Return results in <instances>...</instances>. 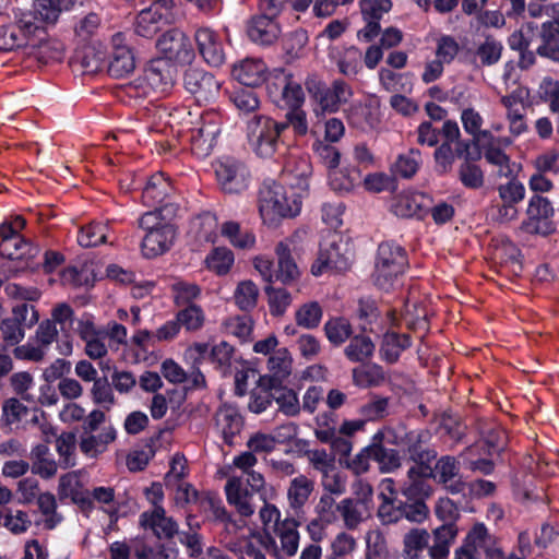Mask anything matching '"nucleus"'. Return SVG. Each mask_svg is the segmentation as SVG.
Instances as JSON below:
<instances>
[{
    "label": "nucleus",
    "mask_w": 559,
    "mask_h": 559,
    "mask_svg": "<svg viewBox=\"0 0 559 559\" xmlns=\"http://www.w3.org/2000/svg\"><path fill=\"white\" fill-rule=\"evenodd\" d=\"M297 527V521L287 518L273 527L274 536L269 528L252 532L239 543L241 559H266L264 551L276 559L294 556L299 543Z\"/></svg>",
    "instance_id": "f257e3e1"
},
{
    "label": "nucleus",
    "mask_w": 559,
    "mask_h": 559,
    "mask_svg": "<svg viewBox=\"0 0 559 559\" xmlns=\"http://www.w3.org/2000/svg\"><path fill=\"white\" fill-rule=\"evenodd\" d=\"M287 185L264 183L260 191V214L264 223L273 224L281 218L294 217L301 210L302 195Z\"/></svg>",
    "instance_id": "f03ea898"
},
{
    "label": "nucleus",
    "mask_w": 559,
    "mask_h": 559,
    "mask_svg": "<svg viewBox=\"0 0 559 559\" xmlns=\"http://www.w3.org/2000/svg\"><path fill=\"white\" fill-rule=\"evenodd\" d=\"M307 90L312 102V111L318 118L337 112L354 96L353 87L342 79H335L331 85L311 79L307 82Z\"/></svg>",
    "instance_id": "7ed1b4c3"
},
{
    "label": "nucleus",
    "mask_w": 559,
    "mask_h": 559,
    "mask_svg": "<svg viewBox=\"0 0 559 559\" xmlns=\"http://www.w3.org/2000/svg\"><path fill=\"white\" fill-rule=\"evenodd\" d=\"M406 265V253L401 246L393 242H382L378 248L372 274L373 283L383 290L393 288L404 273Z\"/></svg>",
    "instance_id": "20e7f679"
},
{
    "label": "nucleus",
    "mask_w": 559,
    "mask_h": 559,
    "mask_svg": "<svg viewBox=\"0 0 559 559\" xmlns=\"http://www.w3.org/2000/svg\"><path fill=\"white\" fill-rule=\"evenodd\" d=\"M350 243L338 235L328 236L321 243L317 260L311 265V273L320 276L329 270L346 271L353 261Z\"/></svg>",
    "instance_id": "39448f33"
},
{
    "label": "nucleus",
    "mask_w": 559,
    "mask_h": 559,
    "mask_svg": "<svg viewBox=\"0 0 559 559\" xmlns=\"http://www.w3.org/2000/svg\"><path fill=\"white\" fill-rule=\"evenodd\" d=\"M286 123H280L264 115H255L247 123V138L252 151L261 157H271L280 144V135Z\"/></svg>",
    "instance_id": "423d86ee"
},
{
    "label": "nucleus",
    "mask_w": 559,
    "mask_h": 559,
    "mask_svg": "<svg viewBox=\"0 0 559 559\" xmlns=\"http://www.w3.org/2000/svg\"><path fill=\"white\" fill-rule=\"evenodd\" d=\"M175 68L163 58L148 62L143 73L133 81L132 86L141 96L165 94L174 85Z\"/></svg>",
    "instance_id": "0eeeda50"
},
{
    "label": "nucleus",
    "mask_w": 559,
    "mask_h": 559,
    "mask_svg": "<svg viewBox=\"0 0 559 559\" xmlns=\"http://www.w3.org/2000/svg\"><path fill=\"white\" fill-rule=\"evenodd\" d=\"M306 238L307 231L305 229H298L290 237L276 245V280L283 283H290L299 277V267L293 257V253L298 254L302 249V242Z\"/></svg>",
    "instance_id": "6e6552de"
},
{
    "label": "nucleus",
    "mask_w": 559,
    "mask_h": 559,
    "mask_svg": "<svg viewBox=\"0 0 559 559\" xmlns=\"http://www.w3.org/2000/svg\"><path fill=\"white\" fill-rule=\"evenodd\" d=\"M69 0H34L32 9L20 10L19 22L21 28L31 32L43 33V24H55L61 13V7Z\"/></svg>",
    "instance_id": "1a4fd4ad"
},
{
    "label": "nucleus",
    "mask_w": 559,
    "mask_h": 559,
    "mask_svg": "<svg viewBox=\"0 0 559 559\" xmlns=\"http://www.w3.org/2000/svg\"><path fill=\"white\" fill-rule=\"evenodd\" d=\"M145 493L154 504L163 496V491H145ZM140 525L144 530L152 531L159 540H169L178 534V524L173 518L167 516L165 510L159 506H154L152 510L143 512L140 516Z\"/></svg>",
    "instance_id": "9d476101"
},
{
    "label": "nucleus",
    "mask_w": 559,
    "mask_h": 559,
    "mask_svg": "<svg viewBox=\"0 0 559 559\" xmlns=\"http://www.w3.org/2000/svg\"><path fill=\"white\" fill-rule=\"evenodd\" d=\"M215 175L222 190L226 193H240L248 188L249 171L247 167L230 157H224L215 164Z\"/></svg>",
    "instance_id": "9b49d317"
},
{
    "label": "nucleus",
    "mask_w": 559,
    "mask_h": 559,
    "mask_svg": "<svg viewBox=\"0 0 559 559\" xmlns=\"http://www.w3.org/2000/svg\"><path fill=\"white\" fill-rule=\"evenodd\" d=\"M159 52L168 62L170 60L180 64H189L193 61L195 52L189 37L179 29H171L163 34L156 44Z\"/></svg>",
    "instance_id": "f8f14e48"
},
{
    "label": "nucleus",
    "mask_w": 559,
    "mask_h": 559,
    "mask_svg": "<svg viewBox=\"0 0 559 559\" xmlns=\"http://www.w3.org/2000/svg\"><path fill=\"white\" fill-rule=\"evenodd\" d=\"M431 205L429 195L413 191L405 190L396 193L391 201V212L403 218H421L428 212Z\"/></svg>",
    "instance_id": "ddd939ff"
},
{
    "label": "nucleus",
    "mask_w": 559,
    "mask_h": 559,
    "mask_svg": "<svg viewBox=\"0 0 559 559\" xmlns=\"http://www.w3.org/2000/svg\"><path fill=\"white\" fill-rule=\"evenodd\" d=\"M194 41L201 58L211 67H221L226 60L221 36L209 26L195 29Z\"/></svg>",
    "instance_id": "4468645a"
},
{
    "label": "nucleus",
    "mask_w": 559,
    "mask_h": 559,
    "mask_svg": "<svg viewBox=\"0 0 559 559\" xmlns=\"http://www.w3.org/2000/svg\"><path fill=\"white\" fill-rule=\"evenodd\" d=\"M185 87L198 103L206 104L218 96L221 83L211 73L190 69L185 74Z\"/></svg>",
    "instance_id": "2eb2a0df"
},
{
    "label": "nucleus",
    "mask_w": 559,
    "mask_h": 559,
    "mask_svg": "<svg viewBox=\"0 0 559 559\" xmlns=\"http://www.w3.org/2000/svg\"><path fill=\"white\" fill-rule=\"evenodd\" d=\"M526 96L527 93L523 88H516L500 98V103L506 110L509 132L513 136H519L527 131V123L525 121Z\"/></svg>",
    "instance_id": "dca6fc26"
},
{
    "label": "nucleus",
    "mask_w": 559,
    "mask_h": 559,
    "mask_svg": "<svg viewBox=\"0 0 559 559\" xmlns=\"http://www.w3.org/2000/svg\"><path fill=\"white\" fill-rule=\"evenodd\" d=\"M407 451L412 460L416 463L408 471L409 478H415L424 467L436 459L437 452L432 449H426L430 439V433L426 430L411 431L405 435Z\"/></svg>",
    "instance_id": "f3484780"
},
{
    "label": "nucleus",
    "mask_w": 559,
    "mask_h": 559,
    "mask_svg": "<svg viewBox=\"0 0 559 559\" xmlns=\"http://www.w3.org/2000/svg\"><path fill=\"white\" fill-rule=\"evenodd\" d=\"M53 326H59L60 337L58 340V353L62 356H70L73 353V337L70 334L74 323V311L72 307L66 302L57 304L50 313Z\"/></svg>",
    "instance_id": "a211bd4d"
},
{
    "label": "nucleus",
    "mask_w": 559,
    "mask_h": 559,
    "mask_svg": "<svg viewBox=\"0 0 559 559\" xmlns=\"http://www.w3.org/2000/svg\"><path fill=\"white\" fill-rule=\"evenodd\" d=\"M112 52L108 63V73L114 78H123L135 68V58L126 43L122 33H116L111 38Z\"/></svg>",
    "instance_id": "6ab92c4d"
},
{
    "label": "nucleus",
    "mask_w": 559,
    "mask_h": 559,
    "mask_svg": "<svg viewBox=\"0 0 559 559\" xmlns=\"http://www.w3.org/2000/svg\"><path fill=\"white\" fill-rule=\"evenodd\" d=\"M269 69L260 58L247 57L233 64L231 75L242 85L257 87L269 78Z\"/></svg>",
    "instance_id": "aec40b11"
},
{
    "label": "nucleus",
    "mask_w": 559,
    "mask_h": 559,
    "mask_svg": "<svg viewBox=\"0 0 559 559\" xmlns=\"http://www.w3.org/2000/svg\"><path fill=\"white\" fill-rule=\"evenodd\" d=\"M392 7L390 0H360V10L366 26L358 32V37L369 41L379 35V21Z\"/></svg>",
    "instance_id": "412c9836"
},
{
    "label": "nucleus",
    "mask_w": 559,
    "mask_h": 559,
    "mask_svg": "<svg viewBox=\"0 0 559 559\" xmlns=\"http://www.w3.org/2000/svg\"><path fill=\"white\" fill-rule=\"evenodd\" d=\"M391 436H393V430L385 428L373 436V442L371 443L372 461L377 462L379 468L384 473L392 472L401 466L397 452L393 449H386L381 444L383 440L390 443H397L395 439H391Z\"/></svg>",
    "instance_id": "4be33fe9"
},
{
    "label": "nucleus",
    "mask_w": 559,
    "mask_h": 559,
    "mask_svg": "<svg viewBox=\"0 0 559 559\" xmlns=\"http://www.w3.org/2000/svg\"><path fill=\"white\" fill-rule=\"evenodd\" d=\"M312 167L306 157L290 156L283 170V180L292 190L305 195L309 187V176Z\"/></svg>",
    "instance_id": "5701e85b"
},
{
    "label": "nucleus",
    "mask_w": 559,
    "mask_h": 559,
    "mask_svg": "<svg viewBox=\"0 0 559 559\" xmlns=\"http://www.w3.org/2000/svg\"><path fill=\"white\" fill-rule=\"evenodd\" d=\"M215 427L224 441L231 445L234 439L243 427V419L238 408L231 404H223L215 414Z\"/></svg>",
    "instance_id": "b1692460"
},
{
    "label": "nucleus",
    "mask_w": 559,
    "mask_h": 559,
    "mask_svg": "<svg viewBox=\"0 0 559 559\" xmlns=\"http://www.w3.org/2000/svg\"><path fill=\"white\" fill-rule=\"evenodd\" d=\"M526 215L522 229L531 234L543 233L544 225L554 215V207L548 199L534 195L528 201Z\"/></svg>",
    "instance_id": "393cba45"
},
{
    "label": "nucleus",
    "mask_w": 559,
    "mask_h": 559,
    "mask_svg": "<svg viewBox=\"0 0 559 559\" xmlns=\"http://www.w3.org/2000/svg\"><path fill=\"white\" fill-rule=\"evenodd\" d=\"M63 45L55 38H50L46 29L34 34L29 41L28 55L35 57L41 63L60 61L63 58Z\"/></svg>",
    "instance_id": "a878e982"
},
{
    "label": "nucleus",
    "mask_w": 559,
    "mask_h": 559,
    "mask_svg": "<svg viewBox=\"0 0 559 559\" xmlns=\"http://www.w3.org/2000/svg\"><path fill=\"white\" fill-rule=\"evenodd\" d=\"M219 133V124L217 119L210 117L204 120L201 127L193 130L191 135V150L198 157L204 158L211 154Z\"/></svg>",
    "instance_id": "bb28decb"
},
{
    "label": "nucleus",
    "mask_w": 559,
    "mask_h": 559,
    "mask_svg": "<svg viewBox=\"0 0 559 559\" xmlns=\"http://www.w3.org/2000/svg\"><path fill=\"white\" fill-rule=\"evenodd\" d=\"M176 231L173 225H163L145 234L142 241V253L146 258H155L163 254L171 247Z\"/></svg>",
    "instance_id": "cd10ccee"
},
{
    "label": "nucleus",
    "mask_w": 559,
    "mask_h": 559,
    "mask_svg": "<svg viewBox=\"0 0 559 559\" xmlns=\"http://www.w3.org/2000/svg\"><path fill=\"white\" fill-rule=\"evenodd\" d=\"M271 78L272 85L281 92L286 104L292 108H299L304 103L305 95L300 84L294 81L292 74L278 69L272 72Z\"/></svg>",
    "instance_id": "c85d7f7f"
},
{
    "label": "nucleus",
    "mask_w": 559,
    "mask_h": 559,
    "mask_svg": "<svg viewBox=\"0 0 559 559\" xmlns=\"http://www.w3.org/2000/svg\"><path fill=\"white\" fill-rule=\"evenodd\" d=\"M310 463L322 474L324 489H341L343 486L334 464V457L325 450H310L307 452Z\"/></svg>",
    "instance_id": "c756f323"
},
{
    "label": "nucleus",
    "mask_w": 559,
    "mask_h": 559,
    "mask_svg": "<svg viewBox=\"0 0 559 559\" xmlns=\"http://www.w3.org/2000/svg\"><path fill=\"white\" fill-rule=\"evenodd\" d=\"M408 491H381V503L378 508V516L384 524L397 522L403 518V508L406 503Z\"/></svg>",
    "instance_id": "7c9ffc66"
},
{
    "label": "nucleus",
    "mask_w": 559,
    "mask_h": 559,
    "mask_svg": "<svg viewBox=\"0 0 559 559\" xmlns=\"http://www.w3.org/2000/svg\"><path fill=\"white\" fill-rule=\"evenodd\" d=\"M117 432L112 426H105L99 433L84 431L80 441L81 451L90 456L95 457L105 452L109 443L116 439Z\"/></svg>",
    "instance_id": "2f4dec72"
},
{
    "label": "nucleus",
    "mask_w": 559,
    "mask_h": 559,
    "mask_svg": "<svg viewBox=\"0 0 559 559\" xmlns=\"http://www.w3.org/2000/svg\"><path fill=\"white\" fill-rule=\"evenodd\" d=\"M274 16L264 14L252 19L248 26V36L260 45H270L275 41L280 34L277 24L273 21Z\"/></svg>",
    "instance_id": "473e14b6"
},
{
    "label": "nucleus",
    "mask_w": 559,
    "mask_h": 559,
    "mask_svg": "<svg viewBox=\"0 0 559 559\" xmlns=\"http://www.w3.org/2000/svg\"><path fill=\"white\" fill-rule=\"evenodd\" d=\"M489 534L484 524L478 523L467 534L463 545L455 550V559H475L479 548H485Z\"/></svg>",
    "instance_id": "72a5a7b5"
},
{
    "label": "nucleus",
    "mask_w": 559,
    "mask_h": 559,
    "mask_svg": "<svg viewBox=\"0 0 559 559\" xmlns=\"http://www.w3.org/2000/svg\"><path fill=\"white\" fill-rule=\"evenodd\" d=\"M173 188L163 174L153 175L147 181L143 193V203L147 206H156L166 201Z\"/></svg>",
    "instance_id": "f704fd0d"
},
{
    "label": "nucleus",
    "mask_w": 559,
    "mask_h": 559,
    "mask_svg": "<svg viewBox=\"0 0 559 559\" xmlns=\"http://www.w3.org/2000/svg\"><path fill=\"white\" fill-rule=\"evenodd\" d=\"M333 60L341 74L348 79H354L361 71V52L358 48L352 46L333 53Z\"/></svg>",
    "instance_id": "c9c22d12"
},
{
    "label": "nucleus",
    "mask_w": 559,
    "mask_h": 559,
    "mask_svg": "<svg viewBox=\"0 0 559 559\" xmlns=\"http://www.w3.org/2000/svg\"><path fill=\"white\" fill-rule=\"evenodd\" d=\"M337 511L349 530L356 528L369 515L366 499H344L337 504Z\"/></svg>",
    "instance_id": "e433bc0d"
},
{
    "label": "nucleus",
    "mask_w": 559,
    "mask_h": 559,
    "mask_svg": "<svg viewBox=\"0 0 559 559\" xmlns=\"http://www.w3.org/2000/svg\"><path fill=\"white\" fill-rule=\"evenodd\" d=\"M485 159L496 168L499 178H514L520 170V165L511 162L510 157L499 147L489 145L484 152Z\"/></svg>",
    "instance_id": "4c0bfd02"
},
{
    "label": "nucleus",
    "mask_w": 559,
    "mask_h": 559,
    "mask_svg": "<svg viewBox=\"0 0 559 559\" xmlns=\"http://www.w3.org/2000/svg\"><path fill=\"white\" fill-rule=\"evenodd\" d=\"M221 233L236 249L247 251L252 250L255 247V235L248 229H242L236 222L228 221L223 223L221 226Z\"/></svg>",
    "instance_id": "58836bf2"
},
{
    "label": "nucleus",
    "mask_w": 559,
    "mask_h": 559,
    "mask_svg": "<svg viewBox=\"0 0 559 559\" xmlns=\"http://www.w3.org/2000/svg\"><path fill=\"white\" fill-rule=\"evenodd\" d=\"M432 476L439 484L447 485L459 477V463L453 456H442L431 469L427 464L416 477Z\"/></svg>",
    "instance_id": "ea45409f"
},
{
    "label": "nucleus",
    "mask_w": 559,
    "mask_h": 559,
    "mask_svg": "<svg viewBox=\"0 0 559 559\" xmlns=\"http://www.w3.org/2000/svg\"><path fill=\"white\" fill-rule=\"evenodd\" d=\"M540 44L537 47V53L540 57L548 58L559 62V27L555 23H543L540 29Z\"/></svg>",
    "instance_id": "a19ab883"
},
{
    "label": "nucleus",
    "mask_w": 559,
    "mask_h": 559,
    "mask_svg": "<svg viewBox=\"0 0 559 559\" xmlns=\"http://www.w3.org/2000/svg\"><path fill=\"white\" fill-rule=\"evenodd\" d=\"M1 238L0 253L8 259H28L35 257L38 252L36 248L26 242L21 236H1Z\"/></svg>",
    "instance_id": "79ce46f5"
},
{
    "label": "nucleus",
    "mask_w": 559,
    "mask_h": 559,
    "mask_svg": "<svg viewBox=\"0 0 559 559\" xmlns=\"http://www.w3.org/2000/svg\"><path fill=\"white\" fill-rule=\"evenodd\" d=\"M457 535V527L454 523H445L433 531V545L429 548L431 558H447L450 546Z\"/></svg>",
    "instance_id": "37998d69"
},
{
    "label": "nucleus",
    "mask_w": 559,
    "mask_h": 559,
    "mask_svg": "<svg viewBox=\"0 0 559 559\" xmlns=\"http://www.w3.org/2000/svg\"><path fill=\"white\" fill-rule=\"evenodd\" d=\"M27 312V306L22 305L13 311L11 318L2 320L0 324L1 335L4 342L10 345L19 344L25 336L21 321L24 320V313Z\"/></svg>",
    "instance_id": "c03bdc74"
},
{
    "label": "nucleus",
    "mask_w": 559,
    "mask_h": 559,
    "mask_svg": "<svg viewBox=\"0 0 559 559\" xmlns=\"http://www.w3.org/2000/svg\"><path fill=\"white\" fill-rule=\"evenodd\" d=\"M163 17L164 12L155 7L141 10L134 25L135 33L145 38L154 36L159 31Z\"/></svg>",
    "instance_id": "a18cd8bd"
},
{
    "label": "nucleus",
    "mask_w": 559,
    "mask_h": 559,
    "mask_svg": "<svg viewBox=\"0 0 559 559\" xmlns=\"http://www.w3.org/2000/svg\"><path fill=\"white\" fill-rule=\"evenodd\" d=\"M260 290L258 285L251 280L239 282L234 292V301L242 311H251L255 308Z\"/></svg>",
    "instance_id": "49530a36"
},
{
    "label": "nucleus",
    "mask_w": 559,
    "mask_h": 559,
    "mask_svg": "<svg viewBox=\"0 0 559 559\" xmlns=\"http://www.w3.org/2000/svg\"><path fill=\"white\" fill-rule=\"evenodd\" d=\"M234 262L233 251L225 247L214 248L205 258L206 267L219 276L229 273Z\"/></svg>",
    "instance_id": "de8ad7c7"
},
{
    "label": "nucleus",
    "mask_w": 559,
    "mask_h": 559,
    "mask_svg": "<svg viewBox=\"0 0 559 559\" xmlns=\"http://www.w3.org/2000/svg\"><path fill=\"white\" fill-rule=\"evenodd\" d=\"M409 346V338L406 334L386 333L380 348L381 357L388 362H395L401 353Z\"/></svg>",
    "instance_id": "09e8293b"
},
{
    "label": "nucleus",
    "mask_w": 559,
    "mask_h": 559,
    "mask_svg": "<svg viewBox=\"0 0 559 559\" xmlns=\"http://www.w3.org/2000/svg\"><path fill=\"white\" fill-rule=\"evenodd\" d=\"M186 475L187 460L180 454L174 455L170 469L165 476L166 486L176 489H192L193 485L186 480Z\"/></svg>",
    "instance_id": "8fccbe9b"
},
{
    "label": "nucleus",
    "mask_w": 559,
    "mask_h": 559,
    "mask_svg": "<svg viewBox=\"0 0 559 559\" xmlns=\"http://www.w3.org/2000/svg\"><path fill=\"white\" fill-rule=\"evenodd\" d=\"M374 352V344L366 335L354 336L345 347V356L354 362H362L369 359Z\"/></svg>",
    "instance_id": "3c124183"
},
{
    "label": "nucleus",
    "mask_w": 559,
    "mask_h": 559,
    "mask_svg": "<svg viewBox=\"0 0 559 559\" xmlns=\"http://www.w3.org/2000/svg\"><path fill=\"white\" fill-rule=\"evenodd\" d=\"M109 226L105 223H91L81 228L78 242L82 247H96L107 242Z\"/></svg>",
    "instance_id": "603ef678"
},
{
    "label": "nucleus",
    "mask_w": 559,
    "mask_h": 559,
    "mask_svg": "<svg viewBox=\"0 0 559 559\" xmlns=\"http://www.w3.org/2000/svg\"><path fill=\"white\" fill-rule=\"evenodd\" d=\"M323 311L317 301L301 305L295 312V321L304 329H316L322 320Z\"/></svg>",
    "instance_id": "864d4df0"
},
{
    "label": "nucleus",
    "mask_w": 559,
    "mask_h": 559,
    "mask_svg": "<svg viewBox=\"0 0 559 559\" xmlns=\"http://www.w3.org/2000/svg\"><path fill=\"white\" fill-rule=\"evenodd\" d=\"M270 313L273 317H282L290 306L293 297L285 288L267 286L265 288Z\"/></svg>",
    "instance_id": "5fc2aeb1"
},
{
    "label": "nucleus",
    "mask_w": 559,
    "mask_h": 559,
    "mask_svg": "<svg viewBox=\"0 0 559 559\" xmlns=\"http://www.w3.org/2000/svg\"><path fill=\"white\" fill-rule=\"evenodd\" d=\"M292 356L286 348L273 352L269 358V370L277 381H283L292 372Z\"/></svg>",
    "instance_id": "6e6d98bb"
},
{
    "label": "nucleus",
    "mask_w": 559,
    "mask_h": 559,
    "mask_svg": "<svg viewBox=\"0 0 559 559\" xmlns=\"http://www.w3.org/2000/svg\"><path fill=\"white\" fill-rule=\"evenodd\" d=\"M385 379L381 367L377 365L353 369V383L359 388L379 385Z\"/></svg>",
    "instance_id": "4d7b16f0"
},
{
    "label": "nucleus",
    "mask_w": 559,
    "mask_h": 559,
    "mask_svg": "<svg viewBox=\"0 0 559 559\" xmlns=\"http://www.w3.org/2000/svg\"><path fill=\"white\" fill-rule=\"evenodd\" d=\"M325 336L330 343L335 346H340L353 333L350 323L344 318H333L324 324Z\"/></svg>",
    "instance_id": "13d9d810"
},
{
    "label": "nucleus",
    "mask_w": 559,
    "mask_h": 559,
    "mask_svg": "<svg viewBox=\"0 0 559 559\" xmlns=\"http://www.w3.org/2000/svg\"><path fill=\"white\" fill-rule=\"evenodd\" d=\"M461 121L464 131L476 140H479L480 138H488L490 135L489 131L481 130L484 118L480 112L473 107H467L462 110Z\"/></svg>",
    "instance_id": "bf43d9fd"
},
{
    "label": "nucleus",
    "mask_w": 559,
    "mask_h": 559,
    "mask_svg": "<svg viewBox=\"0 0 559 559\" xmlns=\"http://www.w3.org/2000/svg\"><path fill=\"white\" fill-rule=\"evenodd\" d=\"M420 163L421 159L419 151L411 150L408 153L402 154L397 157L392 170L395 176L407 179L417 173Z\"/></svg>",
    "instance_id": "052dcab7"
},
{
    "label": "nucleus",
    "mask_w": 559,
    "mask_h": 559,
    "mask_svg": "<svg viewBox=\"0 0 559 559\" xmlns=\"http://www.w3.org/2000/svg\"><path fill=\"white\" fill-rule=\"evenodd\" d=\"M429 534L425 530H412L404 537V552L406 559H418L419 552L427 547Z\"/></svg>",
    "instance_id": "680f3d73"
},
{
    "label": "nucleus",
    "mask_w": 559,
    "mask_h": 559,
    "mask_svg": "<svg viewBox=\"0 0 559 559\" xmlns=\"http://www.w3.org/2000/svg\"><path fill=\"white\" fill-rule=\"evenodd\" d=\"M132 550L136 559H171L176 554L173 548H167L164 545L153 548L139 539L133 540Z\"/></svg>",
    "instance_id": "e2e57ef3"
},
{
    "label": "nucleus",
    "mask_w": 559,
    "mask_h": 559,
    "mask_svg": "<svg viewBox=\"0 0 559 559\" xmlns=\"http://www.w3.org/2000/svg\"><path fill=\"white\" fill-rule=\"evenodd\" d=\"M502 45L492 37H487L477 46L476 57L479 58L483 66H492L497 63L502 53Z\"/></svg>",
    "instance_id": "0e129e2a"
},
{
    "label": "nucleus",
    "mask_w": 559,
    "mask_h": 559,
    "mask_svg": "<svg viewBox=\"0 0 559 559\" xmlns=\"http://www.w3.org/2000/svg\"><path fill=\"white\" fill-rule=\"evenodd\" d=\"M499 199L503 203L518 205L525 198V187L522 182L514 178H510L508 182L500 185L498 188Z\"/></svg>",
    "instance_id": "69168bd1"
},
{
    "label": "nucleus",
    "mask_w": 559,
    "mask_h": 559,
    "mask_svg": "<svg viewBox=\"0 0 559 559\" xmlns=\"http://www.w3.org/2000/svg\"><path fill=\"white\" fill-rule=\"evenodd\" d=\"M253 322L248 316H234L226 319L223 328L227 334L246 340L252 332Z\"/></svg>",
    "instance_id": "338daca9"
},
{
    "label": "nucleus",
    "mask_w": 559,
    "mask_h": 559,
    "mask_svg": "<svg viewBox=\"0 0 559 559\" xmlns=\"http://www.w3.org/2000/svg\"><path fill=\"white\" fill-rule=\"evenodd\" d=\"M366 559H382L386 556V542L380 530H370L366 535Z\"/></svg>",
    "instance_id": "774afa93"
}]
</instances>
